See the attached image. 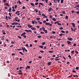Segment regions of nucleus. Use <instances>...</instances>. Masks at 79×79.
<instances>
[{"label":"nucleus","mask_w":79,"mask_h":79,"mask_svg":"<svg viewBox=\"0 0 79 79\" xmlns=\"http://www.w3.org/2000/svg\"><path fill=\"white\" fill-rule=\"evenodd\" d=\"M42 58V56H39L38 57V58H40V59H41V58Z\"/></svg>","instance_id":"54"},{"label":"nucleus","mask_w":79,"mask_h":79,"mask_svg":"<svg viewBox=\"0 0 79 79\" xmlns=\"http://www.w3.org/2000/svg\"><path fill=\"white\" fill-rule=\"evenodd\" d=\"M31 29H32V30H36V28H35V27H31Z\"/></svg>","instance_id":"12"},{"label":"nucleus","mask_w":79,"mask_h":79,"mask_svg":"<svg viewBox=\"0 0 79 79\" xmlns=\"http://www.w3.org/2000/svg\"><path fill=\"white\" fill-rule=\"evenodd\" d=\"M35 11H36V13H38V10L37 9H35Z\"/></svg>","instance_id":"43"},{"label":"nucleus","mask_w":79,"mask_h":79,"mask_svg":"<svg viewBox=\"0 0 79 79\" xmlns=\"http://www.w3.org/2000/svg\"><path fill=\"white\" fill-rule=\"evenodd\" d=\"M61 0V3H63V2L64 1V0Z\"/></svg>","instance_id":"32"},{"label":"nucleus","mask_w":79,"mask_h":79,"mask_svg":"<svg viewBox=\"0 0 79 79\" xmlns=\"http://www.w3.org/2000/svg\"><path fill=\"white\" fill-rule=\"evenodd\" d=\"M72 72H73V73H76V72L74 70H73Z\"/></svg>","instance_id":"58"},{"label":"nucleus","mask_w":79,"mask_h":79,"mask_svg":"<svg viewBox=\"0 0 79 79\" xmlns=\"http://www.w3.org/2000/svg\"><path fill=\"white\" fill-rule=\"evenodd\" d=\"M40 34H44V32L41 31L40 32Z\"/></svg>","instance_id":"49"},{"label":"nucleus","mask_w":79,"mask_h":79,"mask_svg":"<svg viewBox=\"0 0 79 79\" xmlns=\"http://www.w3.org/2000/svg\"><path fill=\"white\" fill-rule=\"evenodd\" d=\"M60 30H63V28L62 27H61L60 28Z\"/></svg>","instance_id":"39"},{"label":"nucleus","mask_w":79,"mask_h":79,"mask_svg":"<svg viewBox=\"0 0 79 79\" xmlns=\"http://www.w3.org/2000/svg\"><path fill=\"white\" fill-rule=\"evenodd\" d=\"M39 5H42V6L43 5H44V4H42V3L40 2L39 3Z\"/></svg>","instance_id":"26"},{"label":"nucleus","mask_w":79,"mask_h":79,"mask_svg":"<svg viewBox=\"0 0 79 79\" xmlns=\"http://www.w3.org/2000/svg\"><path fill=\"white\" fill-rule=\"evenodd\" d=\"M50 39H53V36H50Z\"/></svg>","instance_id":"61"},{"label":"nucleus","mask_w":79,"mask_h":79,"mask_svg":"<svg viewBox=\"0 0 79 79\" xmlns=\"http://www.w3.org/2000/svg\"><path fill=\"white\" fill-rule=\"evenodd\" d=\"M52 33L53 34H55V33H56V32L55 31H52Z\"/></svg>","instance_id":"40"},{"label":"nucleus","mask_w":79,"mask_h":79,"mask_svg":"<svg viewBox=\"0 0 79 79\" xmlns=\"http://www.w3.org/2000/svg\"><path fill=\"white\" fill-rule=\"evenodd\" d=\"M77 7L78 8H79V5L78 4H77Z\"/></svg>","instance_id":"63"},{"label":"nucleus","mask_w":79,"mask_h":79,"mask_svg":"<svg viewBox=\"0 0 79 79\" xmlns=\"http://www.w3.org/2000/svg\"><path fill=\"white\" fill-rule=\"evenodd\" d=\"M41 37V35H39L38 36V38H40Z\"/></svg>","instance_id":"55"},{"label":"nucleus","mask_w":79,"mask_h":79,"mask_svg":"<svg viewBox=\"0 0 79 79\" xmlns=\"http://www.w3.org/2000/svg\"><path fill=\"white\" fill-rule=\"evenodd\" d=\"M5 6H9L10 5L8 4V3H6V5H5Z\"/></svg>","instance_id":"16"},{"label":"nucleus","mask_w":79,"mask_h":79,"mask_svg":"<svg viewBox=\"0 0 79 79\" xmlns=\"http://www.w3.org/2000/svg\"><path fill=\"white\" fill-rule=\"evenodd\" d=\"M76 69L78 70L79 69V67H77L76 68Z\"/></svg>","instance_id":"59"},{"label":"nucleus","mask_w":79,"mask_h":79,"mask_svg":"<svg viewBox=\"0 0 79 79\" xmlns=\"http://www.w3.org/2000/svg\"><path fill=\"white\" fill-rule=\"evenodd\" d=\"M15 22H14V23H11V25H15Z\"/></svg>","instance_id":"44"},{"label":"nucleus","mask_w":79,"mask_h":79,"mask_svg":"<svg viewBox=\"0 0 79 79\" xmlns=\"http://www.w3.org/2000/svg\"><path fill=\"white\" fill-rule=\"evenodd\" d=\"M54 24H58V22L57 21H56V22H54Z\"/></svg>","instance_id":"48"},{"label":"nucleus","mask_w":79,"mask_h":79,"mask_svg":"<svg viewBox=\"0 0 79 79\" xmlns=\"http://www.w3.org/2000/svg\"><path fill=\"white\" fill-rule=\"evenodd\" d=\"M67 43L68 44H69V45H70V44L71 43V42L69 41H67Z\"/></svg>","instance_id":"14"},{"label":"nucleus","mask_w":79,"mask_h":79,"mask_svg":"<svg viewBox=\"0 0 79 79\" xmlns=\"http://www.w3.org/2000/svg\"><path fill=\"white\" fill-rule=\"evenodd\" d=\"M11 7H9V9L8 10V11L9 12H11Z\"/></svg>","instance_id":"13"},{"label":"nucleus","mask_w":79,"mask_h":79,"mask_svg":"<svg viewBox=\"0 0 79 79\" xmlns=\"http://www.w3.org/2000/svg\"><path fill=\"white\" fill-rule=\"evenodd\" d=\"M68 16L67 15H66L65 17V19H68Z\"/></svg>","instance_id":"47"},{"label":"nucleus","mask_w":79,"mask_h":79,"mask_svg":"<svg viewBox=\"0 0 79 79\" xmlns=\"http://www.w3.org/2000/svg\"><path fill=\"white\" fill-rule=\"evenodd\" d=\"M74 52V51H73L71 52V53H72V54H73Z\"/></svg>","instance_id":"38"},{"label":"nucleus","mask_w":79,"mask_h":79,"mask_svg":"<svg viewBox=\"0 0 79 79\" xmlns=\"http://www.w3.org/2000/svg\"><path fill=\"white\" fill-rule=\"evenodd\" d=\"M28 27H29V28H31V27H32V26L30 24H28Z\"/></svg>","instance_id":"11"},{"label":"nucleus","mask_w":79,"mask_h":79,"mask_svg":"<svg viewBox=\"0 0 79 79\" xmlns=\"http://www.w3.org/2000/svg\"><path fill=\"white\" fill-rule=\"evenodd\" d=\"M44 32H45V33H47L48 31H47V30H44Z\"/></svg>","instance_id":"23"},{"label":"nucleus","mask_w":79,"mask_h":79,"mask_svg":"<svg viewBox=\"0 0 79 79\" xmlns=\"http://www.w3.org/2000/svg\"><path fill=\"white\" fill-rule=\"evenodd\" d=\"M77 14H79V11H77V12H76Z\"/></svg>","instance_id":"64"},{"label":"nucleus","mask_w":79,"mask_h":79,"mask_svg":"<svg viewBox=\"0 0 79 79\" xmlns=\"http://www.w3.org/2000/svg\"><path fill=\"white\" fill-rule=\"evenodd\" d=\"M38 4H39V3L38 2H36L35 4V5H38Z\"/></svg>","instance_id":"45"},{"label":"nucleus","mask_w":79,"mask_h":79,"mask_svg":"<svg viewBox=\"0 0 79 79\" xmlns=\"http://www.w3.org/2000/svg\"><path fill=\"white\" fill-rule=\"evenodd\" d=\"M61 32H62V33H65V31H63V30H62L61 31Z\"/></svg>","instance_id":"33"},{"label":"nucleus","mask_w":79,"mask_h":79,"mask_svg":"<svg viewBox=\"0 0 79 79\" xmlns=\"http://www.w3.org/2000/svg\"><path fill=\"white\" fill-rule=\"evenodd\" d=\"M52 20L54 21H56V19H55V18H53Z\"/></svg>","instance_id":"17"},{"label":"nucleus","mask_w":79,"mask_h":79,"mask_svg":"<svg viewBox=\"0 0 79 79\" xmlns=\"http://www.w3.org/2000/svg\"><path fill=\"white\" fill-rule=\"evenodd\" d=\"M72 24L73 25V27L74 28V27H75V24H74V23H72Z\"/></svg>","instance_id":"9"},{"label":"nucleus","mask_w":79,"mask_h":79,"mask_svg":"<svg viewBox=\"0 0 79 79\" xmlns=\"http://www.w3.org/2000/svg\"><path fill=\"white\" fill-rule=\"evenodd\" d=\"M67 39L68 40H73V39L72 38H68Z\"/></svg>","instance_id":"10"},{"label":"nucleus","mask_w":79,"mask_h":79,"mask_svg":"<svg viewBox=\"0 0 79 79\" xmlns=\"http://www.w3.org/2000/svg\"><path fill=\"white\" fill-rule=\"evenodd\" d=\"M9 15H10V17H11V14L10 13H9Z\"/></svg>","instance_id":"62"},{"label":"nucleus","mask_w":79,"mask_h":79,"mask_svg":"<svg viewBox=\"0 0 79 79\" xmlns=\"http://www.w3.org/2000/svg\"><path fill=\"white\" fill-rule=\"evenodd\" d=\"M71 30L72 31H73V32H75V31H76V30H77V29H76V28H75L74 29H73L72 28H71Z\"/></svg>","instance_id":"2"},{"label":"nucleus","mask_w":79,"mask_h":79,"mask_svg":"<svg viewBox=\"0 0 79 79\" xmlns=\"http://www.w3.org/2000/svg\"><path fill=\"white\" fill-rule=\"evenodd\" d=\"M42 30H43V31H44V30H45V28H44V27H42Z\"/></svg>","instance_id":"31"},{"label":"nucleus","mask_w":79,"mask_h":79,"mask_svg":"<svg viewBox=\"0 0 79 79\" xmlns=\"http://www.w3.org/2000/svg\"><path fill=\"white\" fill-rule=\"evenodd\" d=\"M62 13H63V14H66V11H63Z\"/></svg>","instance_id":"34"},{"label":"nucleus","mask_w":79,"mask_h":79,"mask_svg":"<svg viewBox=\"0 0 79 79\" xmlns=\"http://www.w3.org/2000/svg\"><path fill=\"white\" fill-rule=\"evenodd\" d=\"M2 32H3V35H5V34H6V33H5V31L2 30Z\"/></svg>","instance_id":"7"},{"label":"nucleus","mask_w":79,"mask_h":79,"mask_svg":"<svg viewBox=\"0 0 79 79\" xmlns=\"http://www.w3.org/2000/svg\"><path fill=\"white\" fill-rule=\"evenodd\" d=\"M49 53H52L53 52L52 51H48Z\"/></svg>","instance_id":"25"},{"label":"nucleus","mask_w":79,"mask_h":79,"mask_svg":"<svg viewBox=\"0 0 79 79\" xmlns=\"http://www.w3.org/2000/svg\"><path fill=\"white\" fill-rule=\"evenodd\" d=\"M18 2L19 4H21V2L20 0L18 1Z\"/></svg>","instance_id":"37"},{"label":"nucleus","mask_w":79,"mask_h":79,"mask_svg":"<svg viewBox=\"0 0 79 79\" xmlns=\"http://www.w3.org/2000/svg\"><path fill=\"white\" fill-rule=\"evenodd\" d=\"M16 21H17L18 22H19L20 20L19 19L18 20L16 19Z\"/></svg>","instance_id":"29"},{"label":"nucleus","mask_w":79,"mask_h":79,"mask_svg":"<svg viewBox=\"0 0 79 79\" xmlns=\"http://www.w3.org/2000/svg\"><path fill=\"white\" fill-rule=\"evenodd\" d=\"M75 52L77 54H78V53H79V52H77V50H75Z\"/></svg>","instance_id":"27"},{"label":"nucleus","mask_w":79,"mask_h":79,"mask_svg":"<svg viewBox=\"0 0 79 79\" xmlns=\"http://www.w3.org/2000/svg\"><path fill=\"white\" fill-rule=\"evenodd\" d=\"M45 42H43L42 44V45H45Z\"/></svg>","instance_id":"36"},{"label":"nucleus","mask_w":79,"mask_h":79,"mask_svg":"<svg viewBox=\"0 0 79 79\" xmlns=\"http://www.w3.org/2000/svg\"><path fill=\"white\" fill-rule=\"evenodd\" d=\"M40 19V18H36V20H39V19Z\"/></svg>","instance_id":"56"},{"label":"nucleus","mask_w":79,"mask_h":79,"mask_svg":"<svg viewBox=\"0 0 79 79\" xmlns=\"http://www.w3.org/2000/svg\"><path fill=\"white\" fill-rule=\"evenodd\" d=\"M15 9H16V8H17V5H15Z\"/></svg>","instance_id":"50"},{"label":"nucleus","mask_w":79,"mask_h":79,"mask_svg":"<svg viewBox=\"0 0 79 79\" xmlns=\"http://www.w3.org/2000/svg\"><path fill=\"white\" fill-rule=\"evenodd\" d=\"M19 12H20L19 11H17L15 13V15H17V14H18V13H19Z\"/></svg>","instance_id":"21"},{"label":"nucleus","mask_w":79,"mask_h":79,"mask_svg":"<svg viewBox=\"0 0 79 79\" xmlns=\"http://www.w3.org/2000/svg\"><path fill=\"white\" fill-rule=\"evenodd\" d=\"M10 27H13L14 28H15V25H14L13 26H12V25H10Z\"/></svg>","instance_id":"19"},{"label":"nucleus","mask_w":79,"mask_h":79,"mask_svg":"<svg viewBox=\"0 0 79 79\" xmlns=\"http://www.w3.org/2000/svg\"><path fill=\"white\" fill-rule=\"evenodd\" d=\"M51 63H52V62H49L48 63V66H50V64H51Z\"/></svg>","instance_id":"18"},{"label":"nucleus","mask_w":79,"mask_h":79,"mask_svg":"<svg viewBox=\"0 0 79 79\" xmlns=\"http://www.w3.org/2000/svg\"><path fill=\"white\" fill-rule=\"evenodd\" d=\"M56 0L58 1V3H60V0H53L54 3H57V2H56Z\"/></svg>","instance_id":"3"},{"label":"nucleus","mask_w":79,"mask_h":79,"mask_svg":"<svg viewBox=\"0 0 79 79\" xmlns=\"http://www.w3.org/2000/svg\"><path fill=\"white\" fill-rule=\"evenodd\" d=\"M6 0H3V3H5V2H6Z\"/></svg>","instance_id":"60"},{"label":"nucleus","mask_w":79,"mask_h":79,"mask_svg":"<svg viewBox=\"0 0 79 79\" xmlns=\"http://www.w3.org/2000/svg\"><path fill=\"white\" fill-rule=\"evenodd\" d=\"M69 32L68 31H65V33H66V34H68Z\"/></svg>","instance_id":"52"},{"label":"nucleus","mask_w":79,"mask_h":79,"mask_svg":"<svg viewBox=\"0 0 79 79\" xmlns=\"http://www.w3.org/2000/svg\"><path fill=\"white\" fill-rule=\"evenodd\" d=\"M18 38H19V39H21V38H22L20 36H18Z\"/></svg>","instance_id":"51"},{"label":"nucleus","mask_w":79,"mask_h":79,"mask_svg":"<svg viewBox=\"0 0 79 79\" xmlns=\"http://www.w3.org/2000/svg\"><path fill=\"white\" fill-rule=\"evenodd\" d=\"M45 24H46V25H49V24H50V23H46Z\"/></svg>","instance_id":"28"},{"label":"nucleus","mask_w":79,"mask_h":79,"mask_svg":"<svg viewBox=\"0 0 79 79\" xmlns=\"http://www.w3.org/2000/svg\"><path fill=\"white\" fill-rule=\"evenodd\" d=\"M38 23H39L40 24H42V22H40V21H38Z\"/></svg>","instance_id":"20"},{"label":"nucleus","mask_w":79,"mask_h":79,"mask_svg":"<svg viewBox=\"0 0 79 79\" xmlns=\"http://www.w3.org/2000/svg\"><path fill=\"white\" fill-rule=\"evenodd\" d=\"M76 9L77 10H78V11H79V8H76Z\"/></svg>","instance_id":"57"},{"label":"nucleus","mask_w":79,"mask_h":79,"mask_svg":"<svg viewBox=\"0 0 79 79\" xmlns=\"http://www.w3.org/2000/svg\"><path fill=\"white\" fill-rule=\"evenodd\" d=\"M19 53H20V54H21V55H24V54H23L21 52H19Z\"/></svg>","instance_id":"30"},{"label":"nucleus","mask_w":79,"mask_h":79,"mask_svg":"<svg viewBox=\"0 0 79 79\" xmlns=\"http://www.w3.org/2000/svg\"><path fill=\"white\" fill-rule=\"evenodd\" d=\"M30 68H31V67L27 66V67H26L25 69H30Z\"/></svg>","instance_id":"5"},{"label":"nucleus","mask_w":79,"mask_h":79,"mask_svg":"<svg viewBox=\"0 0 79 79\" xmlns=\"http://www.w3.org/2000/svg\"><path fill=\"white\" fill-rule=\"evenodd\" d=\"M25 34H26V32H24L22 33V34H21V36H23V37L24 38H26V36L25 35Z\"/></svg>","instance_id":"1"},{"label":"nucleus","mask_w":79,"mask_h":79,"mask_svg":"<svg viewBox=\"0 0 79 79\" xmlns=\"http://www.w3.org/2000/svg\"><path fill=\"white\" fill-rule=\"evenodd\" d=\"M30 4L31 6H35V5L33 3L31 2Z\"/></svg>","instance_id":"8"},{"label":"nucleus","mask_w":79,"mask_h":79,"mask_svg":"<svg viewBox=\"0 0 79 79\" xmlns=\"http://www.w3.org/2000/svg\"><path fill=\"white\" fill-rule=\"evenodd\" d=\"M63 35V33L59 34V35H60V37H61Z\"/></svg>","instance_id":"22"},{"label":"nucleus","mask_w":79,"mask_h":79,"mask_svg":"<svg viewBox=\"0 0 79 79\" xmlns=\"http://www.w3.org/2000/svg\"><path fill=\"white\" fill-rule=\"evenodd\" d=\"M73 76L74 77H78V76L77 75H73Z\"/></svg>","instance_id":"15"},{"label":"nucleus","mask_w":79,"mask_h":79,"mask_svg":"<svg viewBox=\"0 0 79 79\" xmlns=\"http://www.w3.org/2000/svg\"><path fill=\"white\" fill-rule=\"evenodd\" d=\"M57 24L58 26H61V24L60 23H57Z\"/></svg>","instance_id":"24"},{"label":"nucleus","mask_w":79,"mask_h":79,"mask_svg":"<svg viewBox=\"0 0 79 79\" xmlns=\"http://www.w3.org/2000/svg\"><path fill=\"white\" fill-rule=\"evenodd\" d=\"M32 23L33 24H34V23H35V22H34V21H32Z\"/></svg>","instance_id":"41"},{"label":"nucleus","mask_w":79,"mask_h":79,"mask_svg":"<svg viewBox=\"0 0 79 79\" xmlns=\"http://www.w3.org/2000/svg\"><path fill=\"white\" fill-rule=\"evenodd\" d=\"M15 20H14V21H15L16 19H18V17H16L15 18Z\"/></svg>","instance_id":"35"},{"label":"nucleus","mask_w":79,"mask_h":79,"mask_svg":"<svg viewBox=\"0 0 79 79\" xmlns=\"http://www.w3.org/2000/svg\"><path fill=\"white\" fill-rule=\"evenodd\" d=\"M14 23H15V25H16V24H19V23L17 22H14Z\"/></svg>","instance_id":"46"},{"label":"nucleus","mask_w":79,"mask_h":79,"mask_svg":"<svg viewBox=\"0 0 79 79\" xmlns=\"http://www.w3.org/2000/svg\"><path fill=\"white\" fill-rule=\"evenodd\" d=\"M39 47H40V48H43V46H39Z\"/></svg>","instance_id":"42"},{"label":"nucleus","mask_w":79,"mask_h":79,"mask_svg":"<svg viewBox=\"0 0 79 79\" xmlns=\"http://www.w3.org/2000/svg\"><path fill=\"white\" fill-rule=\"evenodd\" d=\"M25 31H26V32H31L32 31L31 30H25Z\"/></svg>","instance_id":"6"},{"label":"nucleus","mask_w":79,"mask_h":79,"mask_svg":"<svg viewBox=\"0 0 79 79\" xmlns=\"http://www.w3.org/2000/svg\"><path fill=\"white\" fill-rule=\"evenodd\" d=\"M6 44H4V47H6Z\"/></svg>","instance_id":"53"},{"label":"nucleus","mask_w":79,"mask_h":79,"mask_svg":"<svg viewBox=\"0 0 79 79\" xmlns=\"http://www.w3.org/2000/svg\"><path fill=\"white\" fill-rule=\"evenodd\" d=\"M52 10H53V9H52L51 7L49 8L48 9V11H49V12H50V11H52Z\"/></svg>","instance_id":"4"}]
</instances>
